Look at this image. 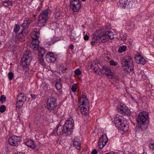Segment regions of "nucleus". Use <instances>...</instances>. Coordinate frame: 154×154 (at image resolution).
Instances as JSON below:
<instances>
[{
  "label": "nucleus",
  "instance_id": "f257e3e1",
  "mask_svg": "<svg viewBox=\"0 0 154 154\" xmlns=\"http://www.w3.org/2000/svg\"><path fill=\"white\" fill-rule=\"evenodd\" d=\"M136 121L139 128L145 129L147 127L149 123L148 113L143 112H140L136 118Z\"/></svg>",
  "mask_w": 154,
  "mask_h": 154
},
{
  "label": "nucleus",
  "instance_id": "f03ea898",
  "mask_svg": "<svg viewBox=\"0 0 154 154\" xmlns=\"http://www.w3.org/2000/svg\"><path fill=\"white\" fill-rule=\"evenodd\" d=\"M93 38L98 43L105 42L107 41L108 38L112 39L114 38V34L112 32L107 30L105 32L101 33L98 35H94Z\"/></svg>",
  "mask_w": 154,
  "mask_h": 154
},
{
  "label": "nucleus",
  "instance_id": "7ed1b4c3",
  "mask_svg": "<svg viewBox=\"0 0 154 154\" xmlns=\"http://www.w3.org/2000/svg\"><path fill=\"white\" fill-rule=\"evenodd\" d=\"M32 60L31 52L29 50L27 49L21 58L20 62L23 67V70H25L26 72H28L29 70V66Z\"/></svg>",
  "mask_w": 154,
  "mask_h": 154
},
{
  "label": "nucleus",
  "instance_id": "20e7f679",
  "mask_svg": "<svg viewBox=\"0 0 154 154\" xmlns=\"http://www.w3.org/2000/svg\"><path fill=\"white\" fill-rule=\"evenodd\" d=\"M122 67L125 71L130 73L134 70V64L131 57L129 56H126L121 60Z\"/></svg>",
  "mask_w": 154,
  "mask_h": 154
},
{
  "label": "nucleus",
  "instance_id": "39448f33",
  "mask_svg": "<svg viewBox=\"0 0 154 154\" xmlns=\"http://www.w3.org/2000/svg\"><path fill=\"white\" fill-rule=\"evenodd\" d=\"M74 122L72 118L68 119L66 122L64 126L66 130L65 132V135H70L72 133V129H73L74 125Z\"/></svg>",
  "mask_w": 154,
  "mask_h": 154
},
{
  "label": "nucleus",
  "instance_id": "423d86ee",
  "mask_svg": "<svg viewBox=\"0 0 154 154\" xmlns=\"http://www.w3.org/2000/svg\"><path fill=\"white\" fill-rule=\"evenodd\" d=\"M50 11L49 9H47L40 15L38 24L40 26H44L45 25L48 19V13Z\"/></svg>",
  "mask_w": 154,
  "mask_h": 154
},
{
  "label": "nucleus",
  "instance_id": "0eeeda50",
  "mask_svg": "<svg viewBox=\"0 0 154 154\" xmlns=\"http://www.w3.org/2000/svg\"><path fill=\"white\" fill-rule=\"evenodd\" d=\"M57 99L54 97H51L48 99L46 107L51 112H53L54 108L57 106Z\"/></svg>",
  "mask_w": 154,
  "mask_h": 154
},
{
  "label": "nucleus",
  "instance_id": "6e6552de",
  "mask_svg": "<svg viewBox=\"0 0 154 154\" xmlns=\"http://www.w3.org/2000/svg\"><path fill=\"white\" fill-rule=\"evenodd\" d=\"M21 138L20 137L16 136H12L8 140L9 144L12 146H17L20 144Z\"/></svg>",
  "mask_w": 154,
  "mask_h": 154
},
{
  "label": "nucleus",
  "instance_id": "1a4fd4ad",
  "mask_svg": "<svg viewBox=\"0 0 154 154\" xmlns=\"http://www.w3.org/2000/svg\"><path fill=\"white\" fill-rule=\"evenodd\" d=\"M64 127V126H62L59 124L56 128L53 129L51 134L52 135H54L55 136H56L60 135L61 134V133L62 132L64 133L65 135V132H66L65 131H66V130Z\"/></svg>",
  "mask_w": 154,
  "mask_h": 154
},
{
  "label": "nucleus",
  "instance_id": "9d476101",
  "mask_svg": "<svg viewBox=\"0 0 154 154\" xmlns=\"http://www.w3.org/2000/svg\"><path fill=\"white\" fill-rule=\"evenodd\" d=\"M70 8L74 12L78 11L81 6L80 2L79 0H70Z\"/></svg>",
  "mask_w": 154,
  "mask_h": 154
},
{
  "label": "nucleus",
  "instance_id": "9b49d317",
  "mask_svg": "<svg viewBox=\"0 0 154 154\" xmlns=\"http://www.w3.org/2000/svg\"><path fill=\"white\" fill-rule=\"evenodd\" d=\"M118 110L119 112L122 115L129 116L131 115V111L128 107L125 106L119 105L118 107Z\"/></svg>",
  "mask_w": 154,
  "mask_h": 154
},
{
  "label": "nucleus",
  "instance_id": "f8f14e48",
  "mask_svg": "<svg viewBox=\"0 0 154 154\" xmlns=\"http://www.w3.org/2000/svg\"><path fill=\"white\" fill-rule=\"evenodd\" d=\"M108 138L106 134L102 135L99 140L98 146L100 149H102L108 141Z\"/></svg>",
  "mask_w": 154,
  "mask_h": 154
},
{
  "label": "nucleus",
  "instance_id": "ddd939ff",
  "mask_svg": "<svg viewBox=\"0 0 154 154\" xmlns=\"http://www.w3.org/2000/svg\"><path fill=\"white\" fill-rule=\"evenodd\" d=\"M45 58L47 61L49 63L54 62L56 60V58L53 53L49 52L46 55Z\"/></svg>",
  "mask_w": 154,
  "mask_h": 154
},
{
  "label": "nucleus",
  "instance_id": "4468645a",
  "mask_svg": "<svg viewBox=\"0 0 154 154\" xmlns=\"http://www.w3.org/2000/svg\"><path fill=\"white\" fill-rule=\"evenodd\" d=\"M123 118L122 116L117 115L116 117L112 120V122L116 125V127L118 128V126L121 124V123L123 122Z\"/></svg>",
  "mask_w": 154,
  "mask_h": 154
},
{
  "label": "nucleus",
  "instance_id": "2eb2a0df",
  "mask_svg": "<svg viewBox=\"0 0 154 154\" xmlns=\"http://www.w3.org/2000/svg\"><path fill=\"white\" fill-rule=\"evenodd\" d=\"M86 96L82 95V98L80 100H79V103L80 105H85L88 108L89 103L88 99H87Z\"/></svg>",
  "mask_w": 154,
  "mask_h": 154
},
{
  "label": "nucleus",
  "instance_id": "dca6fc26",
  "mask_svg": "<svg viewBox=\"0 0 154 154\" xmlns=\"http://www.w3.org/2000/svg\"><path fill=\"white\" fill-rule=\"evenodd\" d=\"M134 59L136 63L138 64L144 65L146 62L145 59L140 54L136 55L134 57Z\"/></svg>",
  "mask_w": 154,
  "mask_h": 154
},
{
  "label": "nucleus",
  "instance_id": "f3484780",
  "mask_svg": "<svg viewBox=\"0 0 154 154\" xmlns=\"http://www.w3.org/2000/svg\"><path fill=\"white\" fill-rule=\"evenodd\" d=\"M117 128L124 132H125L128 130V125L126 124V121L123 120V122H122L121 124L118 126Z\"/></svg>",
  "mask_w": 154,
  "mask_h": 154
},
{
  "label": "nucleus",
  "instance_id": "a211bd4d",
  "mask_svg": "<svg viewBox=\"0 0 154 154\" xmlns=\"http://www.w3.org/2000/svg\"><path fill=\"white\" fill-rule=\"evenodd\" d=\"M28 33L27 29H23L22 30L21 33H19L16 35V38L17 39V40H19L20 39H21L23 38L25 35H26Z\"/></svg>",
  "mask_w": 154,
  "mask_h": 154
},
{
  "label": "nucleus",
  "instance_id": "6ab92c4d",
  "mask_svg": "<svg viewBox=\"0 0 154 154\" xmlns=\"http://www.w3.org/2000/svg\"><path fill=\"white\" fill-rule=\"evenodd\" d=\"M39 42L38 41V39H32V41L31 42V47L32 48L33 50H35L37 49Z\"/></svg>",
  "mask_w": 154,
  "mask_h": 154
},
{
  "label": "nucleus",
  "instance_id": "aec40b11",
  "mask_svg": "<svg viewBox=\"0 0 154 154\" xmlns=\"http://www.w3.org/2000/svg\"><path fill=\"white\" fill-rule=\"evenodd\" d=\"M130 2H131L128 0H121L119 1L120 5V6L124 8L126 7L130 6Z\"/></svg>",
  "mask_w": 154,
  "mask_h": 154
},
{
  "label": "nucleus",
  "instance_id": "412c9836",
  "mask_svg": "<svg viewBox=\"0 0 154 154\" xmlns=\"http://www.w3.org/2000/svg\"><path fill=\"white\" fill-rule=\"evenodd\" d=\"M25 143L26 145L32 149H34L35 148V143L32 140H28Z\"/></svg>",
  "mask_w": 154,
  "mask_h": 154
},
{
  "label": "nucleus",
  "instance_id": "4be33fe9",
  "mask_svg": "<svg viewBox=\"0 0 154 154\" xmlns=\"http://www.w3.org/2000/svg\"><path fill=\"white\" fill-rule=\"evenodd\" d=\"M26 99V97L24 93H20L17 96V100L25 101Z\"/></svg>",
  "mask_w": 154,
  "mask_h": 154
},
{
  "label": "nucleus",
  "instance_id": "5701e85b",
  "mask_svg": "<svg viewBox=\"0 0 154 154\" xmlns=\"http://www.w3.org/2000/svg\"><path fill=\"white\" fill-rule=\"evenodd\" d=\"M85 105H80L81 107L80 111L82 114L86 115L89 112V108L87 109L86 108Z\"/></svg>",
  "mask_w": 154,
  "mask_h": 154
},
{
  "label": "nucleus",
  "instance_id": "b1692460",
  "mask_svg": "<svg viewBox=\"0 0 154 154\" xmlns=\"http://www.w3.org/2000/svg\"><path fill=\"white\" fill-rule=\"evenodd\" d=\"M37 50L39 51L38 56H43L45 55V50L43 48L38 47Z\"/></svg>",
  "mask_w": 154,
  "mask_h": 154
},
{
  "label": "nucleus",
  "instance_id": "393cba45",
  "mask_svg": "<svg viewBox=\"0 0 154 154\" xmlns=\"http://www.w3.org/2000/svg\"><path fill=\"white\" fill-rule=\"evenodd\" d=\"M39 32H33L31 35V37L32 39H38L39 37Z\"/></svg>",
  "mask_w": 154,
  "mask_h": 154
},
{
  "label": "nucleus",
  "instance_id": "a878e982",
  "mask_svg": "<svg viewBox=\"0 0 154 154\" xmlns=\"http://www.w3.org/2000/svg\"><path fill=\"white\" fill-rule=\"evenodd\" d=\"M103 69L105 70L106 75L107 76L111 75L112 72L110 69L107 66H104L103 67Z\"/></svg>",
  "mask_w": 154,
  "mask_h": 154
},
{
  "label": "nucleus",
  "instance_id": "bb28decb",
  "mask_svg": "<svg viewBox=\"0 0 154 154\" xmlns=\"http://www.w3.org/2000/svg\"><path fill=\"white\" fill-rule=\"evenodd\" d=\"M38 59L39 63L43 66H46V65L44 61L43 56H38Z\"/></svg>",
  "mask_w": 154,
  "mask_h": 154
},
{
  "label": "nucleus",
  "instance_id": "cd10ccee",
  "mask_svg": "<svg viewBox=\"0 0 154 154\" xmlns=\"http://www.w3.org/2000/svg\"><path fill=\"white\" fill-rule=\"evenodd\" d=\"M25 101H19L17 100L15 104V106L18 108H21L23 106V104Z\"/></svg>",
  "mask_w": 154,
  "mask_h": 154
},
{
  "label": "nucleus",
  "instance_id": "c85d7f7f",
  "mask_svg": "<svg viewBox=\"0 0 154 154\" xmlns=\"http://www.w3.org/2000/svg\"><path fill=\"white\" fill-rule=\"evenodd\" d=\"M32 20L30 19H28L24 21L23 23L21 25L23 27L24 26H28L31 22Z\"/></svg>",
  "mask_w": 154,
  "mask_h": 154
},
{
  "label": "nucleus",
  "instance_id": "c756f323",
  "mask_svg": "<svg viewBox=\"0 0 154 154\" xmlns=\"http://www.w3.org/2000/svg\"><path fill=\"white\" fill-rule=\"evenodd\" d=\"M127 47L123 45L120 47L119 48L118 52L119 53H122L126 50Z\"/></svg>",
  "mask_w": 154,
  "mask_h": 154
},
{
  "label": "nucleus",
  "instance_id": "7c9ffc66",
  "mask_svg": "<svg viewBox=\"0 0 154 154\" xmlns=\"http://www.w3.org/2000/svg\"><path fill=\"white\" fill-rule=\"evenodd\" d=\"M3 5L6 7H7L10 6H12L13 4L11 1H8L3 2Z\"/></svg>",
  "mask_w": 154,
  "mask_h": 154
},
{
  "label": "nucleus",
  "instance_id": "2f4dec72",
  "mask_svg": "<svg viewBox=\"0 0 154 154\" xmlns=\"http://www.w3.org/2000/svg\"><path fill=\"white\" fill-rule=\"evenodd\" d=\"M73 145L75 146L76 147V148L79 150L80 149V143L79 142H77L75 140V139H74L73 142Z\"/></svg>",
  "mask_w": 154,
  "mask_h": 154
},
{
  "label": "nucleus",
  "instance_id": "473e14b6",
  "mask_svg": "<svg viewBox=\"0 0 154 154\" xmlns=\"http://www.w3.org/2000/svg\"><path fill=\"white\" fill-rule=\"evenodd\" d=\"M20 29V26L18 24L15 25V26L14 29V32L15 33H17Z\"/></svg>",
  "mask_w": 154,
  "mask_h": 154
},
{
  "label": "nucleus",
  "instance_id": "72a5a7b5",
  "mask_svg": "<svg viewBox=\"0 0 154 154\" xmlns=\"http://www.w3.org/2000/svg\"><path fill=\"white\" fill-rule=\"evenodd\" d=\"M55 86L56 89L58 90H60L62 88V85L59 82H56Z\"/></svg>",
  "mask_w": 154,
  "mask_h": 154
},
{
  "label": "nucleus",
  "instance_id": "f704fd0d",
  "mask_svg": "<svg viewBox=\"0 0 154 154\" xmlns=\"http://www.w3.org/2000/svg\"><path fill=\"white\" fill-rule=\"evenodd\" d=\"M6 98L5 96L4 95H2L0 98V101L2 103H3L6 101Z\"/></svg>",
  "mask_w": 154,
  "mask_h": 154
},
{
  "label": "nucleus",
  "instance_id": "c9c22d12",
  "mask_svg": "<svg viewBox=\"0 0 154 154\" xmlns=\"http://www.w3.org/2000/svg\"><path fill=\"white\" fill-rule=\"evenodd\" d=\"M6 109V108L5 105H2L0 107V112L3 113L5 111Z\"/></svg>",
  "mask_w": 154,
  "mask_h": 154
},
{
  "label": "nucleus",
  "instance_id": "e433bc0d",
  "mask_svg": "<svg viewBox=\"0 0 154 154\" xmlns=\"http://www.w3.org/2000/svg\"><path fill=\"white\" fill-rule=\"evenodd\" d=\"M110 65L113 66H116L117 64L116 62H115L113 60H111L109 62Z\"/></svg>",
  "mask_w": 154,
  "mask_h": 154
},
{
  "label": "nucleus",
  "instance_id": "4c0bfd02",
  "mask_svg": "<svg viewBox=\"0 0 154 154\" xmlns=\"http://www.w3.org/2000/svg\"><path fill=\"white\" fill-rule=\"evenodd\" d=\"M77 86L75 84H73L72 86L71 89L72 91L73 92H75L76 91Z\"/></svg>",
  "mask_w": 154,
  "mask_h": 154
},
{
  "label": "nucleus",
  "instance_id": "58836bf2",
  "mask_svg": "<svg viewBox=\"0 0 154 154\" xmlns=\"http://www.w3.org/2000/svg\"><path fill=\"white\" fill-rule=\"evenodd\" d=\"M75 74V75H80L81 74V72L79 69H77L74 72Z\"/></svg>",
  "mask_w": 154,
  "mask_h": 154
},
{
  "label": "nucleus",
  "instance_id": "ea45409f",
  "mask_svg": "<svg viewBox=\"0 0 154 154\" xmlns=\"http://www.w3.org/2000/svg\"><path fill=\"white\" fill-rule=\"evenodd\" d=\"M59 70L60 71H61L63 73H64L66 70V69L65 68H64V67L62 66H60L59 67Z\"/></svg>",
  "mask_w": 154,
  "mask_h": 154
},
{
  "label": "nucleus",
  "instance_id": "a19ab883",
  "mask_svg": "<svg viewBox=\"0 0 154 154\" xmlns=\"http://www.w3.org/2000/svg\"><path fill=\"white\" fill-rule=\"evenodd\" d=\"M13 76V74L12 72H10L8 74V77L9 80H11L12 79Z\"/></svg>",
  "mask_w": 154,
  "mask_h": 154
},
{
  "label": "nucleus",
  "instance_id": "79ce46f5",
  "mask_svg": "<svg viewBox=\"0 0 154 154\" xmlns=\"http://www.w3.org/2000/svg\"><path fill=\"white\" fill-rule=\"evenodd\" d=\"M94 35H97L96 34H94L92 35V41L91 42V45H94L95 44V41L97 42L96 40H94L93 39V36H94Z\"/></svg>",
  "mask_w": 154,
  "mask_h": 154
},
{
  "label": "nucleus",
  "instance_id": "37998d69",
  "mask_svg": "<svg viewBox=\"0 0 154 154\" xmlns=\"http://www.w3.org/2000/svg\"><path fill=\"white\" fill-rule=\"evenodd\" d=\"M121 39L123 40H126L127 38V35L126 34L123 35L121 36L120 37Z\"/></svg>",
  "mask_w": 154,
  "mask_h": 154
},
{
  "label": "nucleus",
  "instance_id": "c03bdc74",
  "mask_svg": "<svg viewBox=\"0 0 154 154\" xmlns=\"http://www.w3.org/2000/svg\"><path fill=\"white\" fill-rule=\"evenodd\" d=\"M149 147L151 149L154 150V142L149 144Z\"/></svg>",
  "mask_w": 154,
  "mask_h": 154
},
{
  "label": "nucleus",
  "instance_id": "a18cd8bd",
  "mask_svg": "<svg viewBox=\"0 0 154 154\" xmlns=\"http://www.w3.org/2000/svg\"><path fill=\"white\" fill-rule=\"evenodd\" d=\"M31 96L32 99H35L37 97V95L34 94H31Z\"/></svg>",
  "mask_w": 154,
  "mask_h": 154
},
{
  "label": "nucleus",
  "instance_id": "49530a36",
  "mask_svg": "<svg viewBox=\"0 0 154 154\" xmlns=\"http://www.w3.org/2000/svg\"><path fill=\"white\" fill-rule=\"evenodd\" d=\"M89 36L88 35H85L84 36V39L85 40H88L89 38Z\"/></svg>",
  "mask_w": 154,
  "mask_h": 154
},
{
  "label": "nucleus",
  "instance_id": "de8ad7c7",
  "mask_svg": "<svg viewBox=\"0 0 154 154\" xmlns=\"http://www.w3.org/2000/svg\"><path fill=\"white\" fill-rule=\"evenodd\" d=\"M97 152L95 149H94L92 152L91 154H97Z\"/></svg>",
  "mask_w": 154,
  "mask_h": 154
},
{
  "label": "nucleus",
  "instance_id": "09e8293b",
  "mask_svg": "<svg viewBox=\"0 0 154 154\" xmlns=\"http://www.w3.org/2000/svg\"><path fill=\"white\" fill-rule=\"evenodd\" d=\"M129 26H130L131 28H134V25L131 23L129 24Z\"/></svg>",
  "mask_w": 154,
  "mask_h": 154
},
{
  "label": "nucleus",
  "instance_id": "8fccbe9b",
  "mask_svg": "<svg viewBox=\"0 0 154 154\" xmlns=\"http://www.w3.org/2000/svg\"><path fill=\"white\" fill-rule=\"evenodd\" d=\"M74 46L72 44H70L69 46V48L71 50H72L73 49Z\"/></svg>",
  "mask_w": 154,
  "mask_h": 154
},
{
  "label": "nucleus",
  "instance_id": "3c124183",
  "mask_svg": "<svg viewBox=\"0 0 154 154\" xmlns=\"http://www.w3.org/2000/svg\"><path fill=\"white\" fill-rule=\"evenodd\" d=\"M39 32V31H37V29L36 28H35L34 29L33 32Z\"/></svg>",
  "mask_w": 154,
  "mask_h": 154
},
{
  "label": "nucleus",
  "instance_id": "603ef678",
  "mask_svg": "<svg viewBox=\"0 0 154 154\" xmlns=\"http://www.w3.org/2000/svg\"><path fill=\"white\" fill-rule=\"evenodd\" d=\"M95 1H97V2H102L103 1V0H95Z\"/></svg>",
  "mask_w": 154,
  "mask_h": 154
},
{
  "label": "nucleus",
  "instance_id": "864d4df0",
  "mask_svg": "<svg viewBox=\"0 0 154 154\" xmlns=\"http://www.w3.org/2000/svg\"><path fill=\"white\" fill-rule=\"evenodd\" d=\"M55 42V41L53 40V41H52L51 43L54 44Z\"/></svg>",
  "mask_w": 154,
  "mask_h": 154
},
{
  "label": "nucleus",
  "instance_id": "5fc2aeb1",
  "mask_svg": "<svg viewBox=\"0 0 154 154\" xmlns=\"http://www.w3.org/2000/svg\"><path fill=\"white\" fill-rule=\"evenodd\" d=\"M15 154H23V152H19V154H18V153H15Z\"/></svg>",
  "mask_w": 154,
  "mask_h": 154
},
{
  "label": "nucleus",
  "instance_id": "6e6d98bb",
  "mask_svg": "<svg viewBox=\"0 0 154 154\" xmlns=\"http://www.w3.org/2000/svg\"><path fill=\"white\" fill-rule=\"evenodd\" d=\"M92 65H93L92 64H91V68L92 69H93V67L92 66Z\"/></svg>",
  "mask_w": 154,
  "mask_h": 154
},
{
  "label": "nucleus",
  "instance_id": "4d7b16f0",
  "mask_svg": "<svg viewBox=\"0 0 154 154\" xmlns=\"http://www.w3.org/2000/svg\"><path fill=\"white\" fill-rule=\"evenodd\" d=\"M82 1L84 2L85 1V0H82Z\"/></svg>",
  "mask_w": 154,
  "mask_h": 154
}]
</instances>
